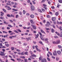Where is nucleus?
<instances>
[{"instance_id": "nucleus-1", "label": "nucleus", "mask_w": 62, "mask_h": 62, "mask_svg": "<svg viewBox=\"0 0 62 62\" xmlns=\"http://www.w3.org/2000/svg\"><path fill=\"white\" fill-rule=\"evenodd\" d=\"M39 34L40 35V38L42 40L45 41H46V43H48V38H46L45 39L43 38V36H42V33H41V32H39Z\"/></svg>"}, {"instance_id": "nucleus-2", "label": "nucleus", "mask_w": 62, "mask_h": 62, "mask_svg": "<svg viewBox=\"0 0 62 62\" xmlns=\"http://www.w3.org/2000/svg\"><path fill=\"white\" fill-rule=\"evenodd\" d=\"M36 57L37 56L36 55L33 54L31 55V56H30V58L32 59H35V58L33 57Z\"/></svg>"}, {"instance_id": "nucleus-3", "label": "nucleus", "mask_w": 62, "mask_h": 62, "mask_svg": "<svg viewBox=\"0 0 62 62\" xmlns=\"http://www.w3.org/2000/svg\"><path fill=\"white\" fill-rule=\"evenodd\" d=\"M35 7L33 6H31V11H33L35 10Z\"/></svg>"}, {"instance_id": "nucleus-4", "label": "nucleus", "mask_w": 62, "mask_h": 62, "mask_svg": "<svg viewBox=\"0 0 62 62\" xmlns=\"http://www.w3.org/2000/svg\"><path fill=\"white\" fill-rule=\"evenodd\" d=\"M52 20L53 22L55 21L56 20V18L55 17H52Z\"/></svg>"}, {"instance_id": "nucleus-5", "label": "nucleus", "mask_w": 62, "mask_h": 62, "mask_svg": "<svg viewBox=\"0 0 62 62\" xmlns=\"http://www.w3.org/2000/svg\"><path fill=\"white\" fill-rule=\"evenodd\" d=\"M53 55H54V56L57 55V53H56V51L55 50H54V51L53 52Z\"/></svg>"}, {"instance_id": "nucleus-6", "label": "nucleus", "mask_w": 62, "mask_h": 62, "mask_svg": "<svg viewBox=\"0 0 62 62\" xmlns=\"http://www.w3.org/2000/svg\"><path fill=\"white\" fill-rule=\"evenodd\" d=\"M47 23L46 24V27H48V24H49V25H50L51 24V23H50L49 22H47Z\"/></svg>"}, {"instance_id": "nucleus-7", "label": "nucleus", "mask_w": 62, "mask_h": 62, "mask_svg": "<svg viewBox=\"0 0 62 62\" xmlns=\"http://www.w3.org/2000/svg\"><path fill=\"white\" fill-rule=\"evenodd\" d=\"M0 52L1 53L0 54V55L1 56H4L5 55V54H4V53L3 52Z\"/></svg>"}, {"instance_id": "nucleus-8", "label": "nucleus", "mask_w": 62, "mask_h": 62, "mask_svg": "<svg viewBox=\"0 0 62 62\" xmlns=\"http://www.w3.org/2000/svg\"><path fill=\"white\" fill-rule=\"evenodd\" d=\"M31 26H32V27L33 28V29H34L36 30V27L35 26V25H31Z\"/></svg>"}, {"instance_id": "nucleus-9", "label": "nucleus", "mask_w": 62, "mask_h": 62, "mask_svg": "<svg viewBox=\"0 0 62 62\" xmlns=\"http://www.w3.org/2000/svg\"><path fill=\"white\" fill-rule=\"evenodd\" d=\"M56 43L57 44H58L60 43V41L59 40H57V41L56 42Z\"/></svg>"}, {"instance_id": "nucleus-10", "label": "nucleus", "mask_w": 62, "mask_h": 62, "mask_svg": "<svg viewBox=\"0 0 62 62\" xmlns=\"http://www.w3.org/2000/svg\"><path fill=\"white\" fill-rule=\"evenodd\" d=\"M57 53L59 55L61 53V52L59 50L57 51Z\"/></svg>"}, {"instance_id": "nucleus-11", "label": "nucleus", "mask_w": 62, "mask_h": 62, "mask_svg": "<svg viewBox=\"0 0 62 62\" xmlns=\"http://www.w3.org/2000/svg\"><path fill=\"white\" fill-rule=\"evenodd\" d=\"M55 31L53 29H51V32L52 33H54Z\"/></svg>"}, {"instance_id": "nucleus-12", "label": "nucleus", "mask_w": 62, "mask_h": 62, "mask_svg": "<svg viewBox=\"0 0 62 62\" xmlns=\"http://www.w3.org/2000/svg\"><path fill=\"white\" fill-rule=\"evenodd\" d=\"M46 60L45 58H43L42 60V62H45V61Z\"/></svg>"}, {"instance_id": "nucleus-13", "label": "nucleus", "mask_w": 62, "mask_h": 62, "mask_svg": "<svg viewBox=\"0 0 62 62\" xmlns=\"http://www.w3.org/2000/svg\"><path fill=\"white\" fill-rule=\"evenodd\" d=\"M41 32L43 33H45V34H46V33L44 31L42 30H41Z\"/></svg>"}, {"instance_id": "nucleus-14", "label": "nucleus", "mask_w": 62, "mask_h": 62, "mask_svg": "<svg viewBox=\"0 0 62 62\" xmlns=\"http://www.w3.org/2000/svg\"><path fill=\"white\" fill-rule=\"evenodd\" d=\"M39 36V34H37V35H36V37L35 38V39H37L38 38V37Z\"/></svg>"}, {"instance_id": "nucleus-15", "label": "nucleus", "mask_w": 62, "mask_h": 62, "mask_svg": "<svg viewBox=\"0 0 62 62\" xmlns=\"http://www.w3.org/2000/svg\"><path fill=\"white\" fill-rule=\"evenodd\" d=\"M0 19L3 20L5 19V18L4 17H3L2 16H1L0 17Z\"/></svg>"}, {"instance_id": "nucleus-16", "label": "nucleus", "mask_w": 62, "mask_h": 62, "mask_svg": "<svg viewBox=\"0 0 62 62\" xmlns=\"http://www.w3.org/2000/svg\"><path fill=\"white\" fill-rule=\"evenodd\" d=\"M30 17L31 18H33L34 17V15H31L30 16Z\"/></svg>"}, {"instance_id": "nucleus-17", "label": "nucleus", "mask_w": 62, "mask_h": 62, "mask_svg": "<svg viewBox=\"0 0 62 62\" xmlns=\"http://www.w3.org/2000/svg\"><path fill=\"white\" fill-rule=\"evenodd\" d=\"M15 50V47H11V50L13 51Z\"/></svg>"}, {"instance_id": "nucleus-18", "label": "nucleus", "mask_w": 62, "mask_h": 62, "mask_svg": "<svg viewBox=\"0 0 62 62\" xmlns=\"http://www.w3.org/2000/svg\"><path fill=\"white\" fill-rule=\"evenodd\" d=\"M55 33L56 34H57L58 36H59L60 35V34L57 31H55Z\"/></svg>"}, {"instance_id": "nucleus-19", "label": "nucleus", "mask_w": 62, "mask_h": 62, "mask_svg": "<svg viewBox=\"0 0 62 62\" xmlns=\"http://www.w3.org/2000/svg\"><path fill=\"white\" fill-rule=\"evenodd\" d=\"M30 21L31 23H32V24L34 23V22L32 20H30Z\"/></svg>"}, {"instance_id": "nucleus-20", "label": "nucleus", "mask_w": 62, "mask_h": 62, "mask_svg": "<svg viewBox=\"0 0 62 62\" xmlns=\"http://www.w3.org/2000/svg\"><path fill=\"white\" fill-rule=\"evenodd\" d=\"M60 37H62V31H61V32H60Z\"/></svg>"}, {"instance_id": "nucleus-21", "label": "nucleus", "mask_w": 62, "mask_h": 62, "mask_svg": "<svg viewBox=\"0 0 62 62\" xmlns=\"http://www.w3.org/2000/svg\"><path fill=\"white\" fill-rule=\"evenodd\" d=\"M5 46L6 47H8L9 46V44H5Z\"/></svg>"}, {"instance_id": "nucleus-22", "label": "nucleus", "mask_w": 62, "mask_h": 62, "mask_svg": "<svg viewBox=\"0 0 62 62\" xmlns=\"http://www.w3.org/2000/svg\"><path fill=\"white\" fill-rule=\"evenodd\" d=\"M62 23V22H58V21H57V24H61Z\"/></svg>"}, {"instance_id": "nucleus-23", "label": "nucleus", "mask_w": 62, "mask_h": 62, "mask_svg": "<svg viewBox=\"0 0 62 62\" xmlns=\"http://www.w3.org/2000/svg\"><path fill=\"white\" fill-rule=\"evenodd\" d=\"M10 17L14 18V17L15 16L14 15H13L12 14H11L10 15Z\"/></svg>"}, {"instance_id": "nucleus-24", "label": "nucleus", "mask_w": 62, "mask_h": 62, "mask_svg": "<svg viewBox=\"0 0 62 62\" xmlns=\"http://www.w3.org/2000/svg\"><path fill=\"white\" fill-rule=\"evenodd\" d=\"M16 30L20 32H21V31L19 29H16Z\"/></svg>"}, {"instance_id": "nucleus-25", "label": "nucleus", "mask_w": 62, "mask_h": 62, "mask_svg": "<svg viewBox=\"0 0 62 62\" xmlns=\"http://www.w3.org/2000/svg\"><path fill=\"white\" fill-rule=\"evenodd\" d=\"M2 10L4 11V12L5 13H6L7 12V11H6V10L4 8L2 9Z\"/></svg>"}, {"instance_id": "nucleus-26", "label": "nucleus", "mask_w": 62, "mask_h": 62, "mask_svg": "<svg viewBox=\"0 0 62 62\" xmlns=\"http://www.w3.org/2000/svg\"><path fill=\"white\" fill-rule=\"evenodd\" d=\"M43 6L44 7H47V5H46V4H43Z\"/></svg>"}, {"instance_id": "nucleus-27", "label": "nucleus", "mask_w": 62, "mask_h": 62, "mask_svg": "<svg viewBox=\"0 0 62 62\" xmlns=\"http://www.w3.org/2000/svg\"><path fill=\"white\" fill-rule=\"evenodd\" d=\"M60 7V5L59 4V3H58V4H57V8H59V7Z\"/></svg>"}, {"instance_id": "nucleus-28", "label": "nucleus", "mask_w": 62, "mask_h": 62, "mask_svg": "<svg viewBox=\"0 0 62 62\" xmlns=\"http://www.w3.org/2000/svg\"><path fill=\"white\" fill-rule=\"evenodd\" d=\"M59 60V58H58V57H56V61H58V60Z\"/></svg>"}, {"instance_id": "nucleus-29", "label": "nucleus", "mask_w": 62, "mask_h": 62, "mask_svg": "<svg viewBox=\"0 0 62 62\" xmlns=\"http://www.w3.org/2000/svg\"><path fill=\"white\" fill-rule=\"evenodd\" d=\"M38 46H35V47L36 48V49L37 50V51H38V48H37L38 47Z\"/></svg>"}, {"instance_id": "nucleus-30", "label": "nucleus", "mask_w": 62, "mask_h": 62, "mask_svg": "<svg viewBox=\"0 0 62 62\" xmlns=\"http://www.w3.org/2000/svg\"><path fill=\"white\" fill-rule=\"evenodd\" d=\"M58 2L59 3H62V0H58Z\"/></svg>"}, {"instance_id": "nucleus-31", "label": "nucleus", "mask_w": 62, "mask_h": 62, "mask_svg": "<svg viewBox=\"0 0 62 62\" xmlns=\"http://www.w3.org/2000/svg\"><path fill=\"white\" fill-rule=\"evenodd\" d=\"M2 32L3 33H5V34H7V31H2Z\"/></svg>"}, {"instance_id": "nucleus-32", "label": "nucleus", "mask_w": 62, "mask_h": 62, "mask_svg": "<svg viewBox=\"0 0 62 62\" xmlns=\"http://www.w3.org/2000/svg\"><path fill=\"white\" fill-rule=\"evenodd\" d=\"M25 54V55H28V52H25L24 53Z\"/></svg>"}, {"instance_id": "nucleus-33", "label": "nucleus", "mask_w": 62, "mask_h": 62, "mask_svg": "<svg viewBox=\"0 0 62 62\" xmlns=\"http://www.w3.org/2000/svg\"><path fill=\"white\" fill-rule=\"evenodd\" d=\"M48 53L49 54H50L51 55H52V54L50 52V51H48Z\"/></svg>"}, {"instance_id": "nucleus-34", "label": "nucleus", "mask_w": 62, "mask_h": 62, "mask_svg": "<svg viewBox=\"0 0 62 62\" xmlns=\"http://www.w3.org/2000/svg\"><path fill=\"white\" fill-rule=\"evenodd\" d=\"M46 17H47V18H48L50 17V16L48 15H47Z\"/></svg>"}, {"instance_id": "nucleus-35", "label": "nucleus", "mask_w": 62, "mask_h": 62, "mask_svg": "<svg viewBox=\"0 0 62 62\" xmlns=\"http://www.w3.org/2000/svg\"><path fill=\"white\" fill-rule=\"evenodd\" d=\"M17 36V35H15L14 36H12V37H14L15 38H16V36Z\"/></svg>"}, {"instance_id": "nucleus-36", "label": "nucleus", "mask_w": 62, "mask_h": 62, "mask_svg": "<svg viewBox=\"0 0 62 62\" xmlns=\"http://www.w3.org/2000/svg\"><path fill=\"white\" fill-rule=\"evenodd\" d=\"M53 44H57L56 42L55 41L53 42Z\"/></svg>"}, {"instance_id": "nucleus-37", "label": "nucleus", "mask_w": 62, "mask_h": 62, "mask_svg": "<svg viewBox=\"0 0 62 62\" xmlns=\"http://www.w3.org/2000/svg\"><path fill=\"white\" fill-rule=\"evenodd\" d=\"M42 10L43 12H44L45 11V10L44 8H42Z\"/></svg>"}, {"instance_id": "nucleus-38", "label": "nucleus", "mask_w": 62, "mask_h": 62, "mask_svg": "<svg viewBox=\"0 0 62 62\" xmlns=\"http://www.w3.org/2000/svg\"><path fill=\"white\" fill-rule=\"evenodd\" d=\"M38 11H39V12L40 13H42V12L41 10H40V9H39V10Z\"/></svg>"}, {"instance_id": "nucleus-39", "label": "nucleus", "mask_w": 62, "mask_h": 62, "mask_svg": "<svg viewBox=\"0 0 62 62\" xmlns=\"http://www.w3.org/2000/svg\"><path fill=\"white\" fill-rule=\"evenodd\" d=\"M7 16L8 17H11L10 15L9 14H7Z\"/></svg>"}, {"instance_id": "nucleus-40", "label": "nucleus", "mask_w": 62, "mask_h": 62, "mask_svg": "<svg viewBox=\"0 0 62 62\" xmlns=\"http://www.w3.org/2000/svg\"><path fill=\"white\" fill-rule=\"evenodd\" d=\"M55 15L56 16H58V12H57L55 14Z\"/></svg>"}, {"instance_id": "nucleus-41", "label": "nucleus", "mask_w": 62, "mask_h": 62, "mask_svg": "<svg viewBox=\"0 0 62 62\" xmlns=\"http://www.w3.org/2000/svg\"><path fill=\"white\" fill-rule=\"evenodd\" d=\"M47 60L48 61H51L50 59L49 58L47 57Z\"/></svg>"}, {"instance_id": "nucleus-42", "label": "nucleus", "mask_w": 62, "mask_h": 62, "mask_svg": "<svg viewBox=\"0 0 62 62\" xmlns=\"http://www.w3.org/2000/svg\"><path fill=\"white\" fill-rule=\"evenodd\" d=\"M12 10L15 11H17L18 10L15 9L14 8H13Z\"/></svg>"}, {"instance_id": "nucleus-43", "label": "nucleus", "mask_w": 62, "mask_h": 62, "mask_svg": "<svg viewBox=\"0 0 62 62\" xmlns=\"http://www.w3.org/2000/svg\"><path fill=\"white\" fill-rule=\"evenodd\" d=\"M27 45V44H26V43H24L23 44V46H26Z\"/></svg>"}, {"instance_id": "nucleus-44", "label": "nucleus", "mask_w": 62, "mask_h": 62, "mask_svg": "<svg viewBox=\"0 0 62 62\" xmlns=\"http://www.w3.org/2000/svg\"><path fill=\"white\" fill-rule=\"evenodd\" d=\"M54 38H58V36H54Z\"/></svg>"}, {"instance_id": "nucleus-45", "label": "nucleus", "mask_w": 62, "mask_h": 62, "mask_svg": "<svg viewBox=\"0 0 62 62\" xmlns=\"http://www.w3.org/2000/svg\"><path fill=\"white\" fill-rule=\"evenodd\" d=\"M7 8H9V9H8V10H10L11 9V8H10V7L9 6H8Z\"/></svg>"}, {"instance_id": "nucleus-46", "label": "nucleus", "mask_w": 62, "mask_h": 62, "mask_svg": "<svg viewBox=\"0 0 62 62\" xmlns=\"http://www.w3.org/2000/svg\"><path fill=\"white\" fill-rule=\"evenodd\" d=\"M24 62H28L27 59H24Z\"/></svg>"}, {"instance_id": "nucleus-47", "label": "nucleus", "mask_w": 62, "mask_h": 62, "mask_svg": "<svg viewBox=\"0 0 62 62\" xmlns=\"http://www.w3.org/2000/svg\"><path fill=\"white\" fill-rule=\"evenodd\" d=\"M45 29H46V30H49L50 29L49 28H47L46 27H45Z\"/></svg>"}, {"instance_id": "nucleus-48", "label": "nucleus", "mask_w": 62, "mask_h": 62, "mask_svg": "<svg viewBox=\"0 0 62 62\" xmlns=\"http://www.w3.org/2000/svg\"><path fill=\"white\" fill-rule=\"evenodd\" d=\"M39 43H40V44L41 45H43V44H42V42L40 41L39 42Z\"/></svg>"}, {"instance_id": "nucleus-49", "label": "nucleus", "mask_w": 62, "mask_h": 62, "mask_svg": "<svg viewBox=\"0 0 62 62\" xmlns=\"http://www.w3.org/2000/svg\"><path fill=\"white\" fill-rule=\"evenodd\" d=\"M43 8L45 9V10H47V7H43Z\"/></svg>"}, {"instance_id": "nucleus-50", "label": "nucleus", "mask_w": 62, "mask_h": 62, "mask_svg": "<svg viewBox=\"0 0 62 62\" xmlns=\"http://www.w3.org/2000/svg\"><path fill=\"white\" fill-rule=\"evenodd\" d=\"M20 60H21V59L20 58L17 59V60L18 61H20Z\"/></svg>"}, {"instance_id": "nucleus-51", "label": "nucleus", "mask_w": 62, "mask_h": 62, "mask_svg": "<svg viewBox=\"0 0 62 62\" xmlns=\"http://www.w3.org/2000/svg\"><path fill=\"white\" fill-rule=\"evenodd\" d=\"M16 51L18 52H20V50L18 49H17L16 50Z\"/></svg>"}, {"instance_id": "nucleus-52", "label": "nucleus", "mask_w": 62, "mask_h": 62, "mask_svg": "<svg viewBox=\"0 0 62 62\" xmlns=\"http://www.w3.org/2000/svg\"><path fill=\"white\" fill-rule=\"evenodd\" d=\"M24 52H22V53H21V54L22 55H24Z\"/></svg>"}, {"instance_id": "nucleus-53", "label": "nucleus", "mask_w": 62, "mask_h": 62, "mask_svg": "<svg viewBox=\"0 0 62 62\" xmlns=\"http://www.w3.org/2000/svg\"><path fill=\"white\" fill-rule=\"evenodd\" d=\"M48 4L49 5H51V2L50 1H49L48 2Z\"/></svg>"}, {"instance_id": "nucleus-54", "label": "nucleus", "mask_w": 62, "mask_h": 62, "mask_svg": "<svg viewBox=\"0 0 62 62\" xmlns=\"http://www.w3.org/2000/svg\"><path fill=\"white\" fill-rule=\"evenodd\" d=\"M8 26L9 27H12V26H11V25H10L9 24L8 25Z\"/></svg>"}, {"instance_id": "nucleus-55", "label": "nucleus", "mask_w": 62, "mask_h": 62, "mask_svg": "<svg viewBox=\"0 0 62 62\" xmlns=\"http://www.w3.org/2000/svg\"><path fill=\"white\" fill-rule=\"evenodd\" d=\"M18 17H19V16L18 15H16V18H17Z\"/></svg>"}, {"instance_id": "nucleus-56", "label": "nucleus", "mask_w": 62, "mask_h": 62, "mask_svg": "<svg viewBox=\"0 0 62 62\" xmlns=\"http://www.w3.org/2000/svg\"><path fill=\"white\" fill-rule=\"evenodd\" d=\"M25 13H26V12L24 10H23V13L24 14H25Z\"/></svg>"}, {"instance_id": "nucleus-57", "label": "nucleus", "mask_w": 62, "mask_h": 62, "mask_svg": "<svg viewBox=\"0 0 62 62\" xmlns=\"http://www.w3.org/2000/svg\"><path fill=\"white\" fill-rule=\"evenodd\" d=\"M30 54H32V51H30Z\"/></svg>"}, {"instance_id": "nucleus-58", "label": "nucleus", "mask_w": 62, "mask_h": 62, "mask_svg": "<svg viewBox=\"0 0 62 62\" xmlns=\"http://www.w3.org/2000/svg\"><path fill=\"white\" fill-rule=\"evenodd\" d=\"M4 23L5 24H8V23H7V22H6V21H5V22H4Z\"/></svg>"}, {"instance_id": "nucleus-59", "label": "nucleus", "mask_w": 62, "mask_h": 62, "mask_svg": "<svg viewBox=\"0 0 62 62\" xmlns=\"http://www.w3.org/2000/svg\"><path fill=\"white\" fill-rule=\"evenodd\" d=\"M10 60L12 61H13L15 62V60L13 59H10Z\"/></svg>"}, {"instance_id": "nucleus-60", "label": "nucleus", "mask_w": 62, "mask_h": 62, "mask_svg": "<svg viewBox=\"0 0 62 62\" xmlns=\"http://www.w3.org/2000/svg\"><path fill=\"white\" fill-rule=\"evenodd\" d=\"M58 46V47L60 48H62V46Z\"/></svg>"}, {"instance_id": "nucleus-61", "label": "nucleus", "mask_w": 62, "mask_h": 62, "mask_svg": "<svg viewBox=\"0 0 62 62\" xmlns=\"http://www.w3.org/2000/svg\"><path fill=\"white\" fill-rule=\"evenodd\" d=\"M51 8L53 9H54V6H52Z\"/></svg>"}, {"instance_id": "nucleus-62", "label": "nucleus", "mask_w": 62, "mask_h": 62, "mask_svg": "<svg viewBox=\"0 0 62 62\" xmlns=\"http://www.w3.org/2000/svg\"><path fill=\"white\" fill-rule=\"evenodd\" d=\"M52 58L53 59H55V57H54V56H52Z\"/></svg>"}, {"instance_id": "nucleus-63", "label": "nucleus", "mask_w": 62, "mask_h": 62, "mask_svg": "<svg viewBox=\"0 0 62 62\" xmlns=\"http://www.w3.org/2000/svg\"><path fill=\"white\" fill-rule=\"evenodd\" d=\"M27 2L28 3H30V0H28L27 1Z\"/></svg>"}, {"instance_id": "nucleus-64", "label": "nucleus", "mask_w": 62, "mask_h": 62, "mask_svg": "<svg viewBox=\"0 0 62 62\" xmlns=\"http://www.w3.org/2000/svg\"><path fill=\"white\" fill-rule=\"evenodd\" d=\"M5 29L4 27H2V30H4Z\"/></svg>"}]
</instances>
